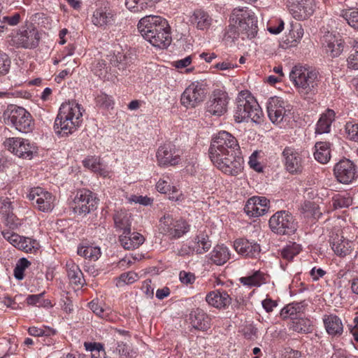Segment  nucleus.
Here are the masks:
<instances>
[{
  "label": "nucleus",
  "instance_id": "603ef678",
  "mask_svg": "<svg viewBox=\"0 0 358 358\" xmlns=\"http://www.w3.org/2000/svg\"><path fill=\"white\" fill-rule=\"evenodd\" d=\"M10 66V59L8 55L0 51V76L6 74Z\"/></svg>",
  "mask_w": 358,
  "mask_h": 358
},
{
  "label": "nucleus",
  "instance_id": "7c9ffc66",
  "mask_svg": "<svg viewBox=\"0 0 358 358\" xmlns=\"http://www.w3.org/2000/svg\"><path fill=\"white\" fill-rule=\"evenodd\" d=\"M191 22L200 30H207L212 24L213 19L210 15L202 9L194 11L191 16Z\"/></svg>",
  "mask_w": 358,
  "mask_h": 358
},
{
  "label": "nucleus",
  "instance_id": "e2e57ef3",
  "mask_svg": "<svg viewBox=\"0 0 358 358\" xmlns=\"http://www.w3.org/2000/svg\"><path fill=\"white\" fill-rule=\"evenodd\" d=\"M157 189L163 194H166L173 188V192H175L176 188L171 187L169 182L165 180H159L156 185Z\"/></svg>",
  "mask_w": 358,
  "mask_h": 358
},
{
  "label": "nucleus",
  "instance_id": "052dcab7",
  "mask_svg": "<svg viewBox=\"0 0 358 358\" xmlns=\"http://www.w3.org/2000/svg\"><path fill=\"white\" fill-rule=\"evenodd\" d=\"M117 350L119 352L120 355H124L129 357H134L135 352H133L130 350V347L124 343H120L117 345Z\"/></svg>",
  "mask_w": 358,
  "mask_h": 358
},
{
  "label": "nucleus",
  "instance_id": "f03ea898",
  "mask_svg": "<svg viewBox=\"0 0 358 358\" xmlns=\"http://www.w3.org/2000/svg\"><path fill=\"white\" fill-rule=\"evenodd\" d=\"M230 24L227 30L228 37L236 38H253L258 31L257 20L255 13L248 8H234L229 18Z\"/></svg>",
  "mask_w": 358,
  "mask_h": 358
},
{
  "label": "nucleus",
  "instance_id": "bf43d9fd",
  "mask_svg": "<svg viewBox=\"0 0 358 358\" xmlns=\"http://www.w3.org/2000/svg\"><path fill=\"white\" fill-rule=\"evenodd\" d=\"M179 279L182 283L188 285L194 282L196 277L193 273L181 271L179 273Z\"/></svg>",
  "mask_w": 358,
  "mask_h": 358
},
{
  "label": "nucleus",
  "instance_id": "f8f14e48",
  "mask_svg": "<svg viewBox=\"0 0 358 358\" xmlns=\"http://www.w3.org/2000/svg\"><path fill=\"white\" fill-rule=\"evenodd\" d=\"M40 38L38 29L31 24L22 27L12 41L17 48L34 49L38 45Z\"/></svg>",
  "mask_w": 358,
  "mask_h": 358
},
{
  "label": "nucleus",
  "instance_id": "0eeeda50",
  "mask_svg": "<svg viewBox=\"0 0 358 358\" xmlns=\"http://www.w3.org/2000/svg\"><path fill=\"white\" fill-rule=\"evenodd\" d=\"M4 115L7 116L6 124L17 131L29 133L33 129L32 117L24 108L11 105L8 107Z\"/></svg>",
  "mask_w": 358,
  "mask_h": 358
},
{
  "label": "nucleus",
  "instance_id": "c85d7f7f",
  "mask_svg": "<svg viewBox=\"0 0 358 358\" xmlns=\"http://www.w3.org/2000/svg\"><path fill=\"white\" fill-rule=\"evenodd\" d=\"M144 241L143 236L136 232L130 231V234H122L119 237V241L125 250L136 249L142 245Z\"/></svg>",
  "mask_w": 358,
  "mask_h": 358
},
{
  "label": "nucleus",
  "instance_id": "39448f33",
  "mask_svg": "<svg viewBox=\"0 0 358 358\" xmlns=\"http://www.w3.org/2000/svg\"><path fill=\"white\" fill-rule=\"evenodd\" d=\"M262 111L255 98L247 91L241 92L236 99L234 119L236 122L249 119L257 123L261 120Z\"/></svg>",
  "mask_w": 358,
  "mask_h": 358
},
{
  "label": "nucleus",
  "instance_id": "f257e3e1",
  "mask_svg": "<svg viewBox=\"0 0 358 358\" xmlns=\"http://www.w3.org/2000/svg\"><path fill=\"white\" fill-rule=\"evenodd\" d=\"M141 36L153 46L163 49L171 43L170 27L167 21L160 16L147 15L138 23Z\"/></svg>",
  "mask_w": 358,
  "mask_h": 358
},
{
  "label": "nucleus",
  "instance_id": "c756f323",
  "mask_svg": "<svg viewBox=\"0 0 358 358\" xmlns=\"http://www.w3.org/2000/svg\"><path fill=\"white\" fill-rule=\"evenodd\" d=\"M323 322L327 332L331 336H339L343 333V326L341 319L335 315H325Z\"/></svg>",
  "mask_w": 358,
  "mask_h": 358
},
{
  "label": "nucleus",
  "instance_id": "37998d69",
  "mask_svg": "<svg viewBox=\"0 0 358 358\" xmlns=\"http://www.w3.org/2000/svg\"><path fill=\"white\" fill-rule=\"evenodd\" d=\"M333 206L334 208H348L352 204V199L348 194H338L333 197Z\"/></svg>",
  "mask_w": 358,
  "mask_h": 358
},
{
  "label": "nucleus",
  "instance_id": "412c9836",
  "mask_svg": "<svg viewBox=\"0 0 358 358\" xmlns=\"http://www.w3.org/2000/svg\"><path fill=\"white\" fill-rule=\"evenodd\" d=\"M269 204L270 201L264 196H252L246 202L244 211L250 217L262 216L268 212Z\"/></svg>",
  "mask_w": 358,
  "mask_h": 358
},
{
  "label": "nucleus",
  "instance_id": "4d7b16f0",
  "mask_svg": "<svg viewBox=\"0 0 358 358\" xmlns=\"http://www.w3.org/2000/svg\"><path fill=\"white\" fill-rule=\"evenodd\" d=\"M141 1L142 0H125V6L132 12H140L145 8Z\"/></svg>",
  "mask_w": 358,
  "mask_h": 358
},
{
  "label": "nucleus",
  "instance_id": "c9c22d12",
  "mask_svg": "<svg viewBox=\"0 0 358 358\" xmlns=\"http://www.w3.org/2000/svg\"><path fill=\"white\" fill-rule=\"evenodd\" d=\"M289 329L297 333L308 334L313 331V324L308 318L296 317L289 322Z\"/></svg>",
  "mask_w": 358,
  "mask_h": 358
},
{
  "label": "nucleus",
  "instance_id": "4be33fe9",
  "mask_svg": "<svg viewBox=\"0 0 358 358\" xmlns=\"http://www.w3.org/2000/svg\"><path fill=\"white\" fill-rule=\"evenodd\" d=\"M234 246L239 255L246 258H258L261 252L259 244L244 238L236 240Z\"/></svg>",
  "mask_w": 358,
  "mask_h": 358
},
{
  "label": "nucleus",
  "instance_id": "8fccbe9b",
  "mask_svg": "<svg viewBox=\"0 0 358 358\" xmlns=\"http://www.w3.org/2000/svg\"><path fill=\"white\" fill-rule=\"evenodd\" d=\"M44 292L39 294L29 295L27 298V303L29 305L40 306H52L50 301L43 299Z\"/></svg>",
  "mask_w": 358,
  "mask_h": 358
},
{
  "label": "nucleus",
  "instance_id": "13d9d810",
  "mask_svg": "<svg viewBox=\"0 0 358 358\" xmlns=\"http://www.w3.org/2000/svg\"><path fill=\"white\" fill-rule=\"evenodd\" d=\"M3 236L6 240H7L15 248L18 247L21 240H22V236H20V235L13 232H3Z\"/></svg>",
  "mask_w": 358,
  "mask_h": 358
},
{
  "label": "nucleus",
  "instance_id": "f704fd0d",
  "mask_svg": "<svg viewBox=\"0 0 358 358\" xmlns=\"http://www.w3.org/2000/svg\"><path fill=\"white\" fill-rule=\"evenodd\" d=\"M230 251L224 245H217L210 252V259L216 265L224 264L230 259Z\"/></svg>",
  "mask_w": 358,
  "mask_h": 358
},
{
  "label": "nucleus",
  "instance_id": "20e7f679",
  "mask_svg": "<svg viewBox=\"0 0 358 358\" xmlns=\"http://www.w3.org/2000/svg\"><path fill=\"white\" fill-rule=\"evenodd\" d=\"M289 78L304 99H310L316 94L320 79L315 70L295 65L289 73Z\"/></svg>",
  "mask_w": 358,
  "mask_h": 358
},
{
  "label": "nucleus",
  "instance_id": "dca6fc26",
  "mask_svg": "<svg viewBox=\"0 0 358 358\" xmlns=\"http://www.w3.org/2000/svg\"><path fill=\"white\" fill-rule=\"evenodd\" d=\"M27 197L36 203V208L40 211L50 212L54 208L55 197L41 187L31 189Z\"/></svg>",
  "mask_w": 358,
  "mask_h": 358
},
{
  "label": "nucleus",
  "instance_id": "5701e85b",
  "mask_svg": "<svg viewBox=\"0 0 358 358\" xmlns=\"http://www.w3.org/2000/svg\"><path fill=\"white\" fill-rule=\"evenodd\" d=\"M206 301L214 308L225 309L231 304V298L225 290L218 289L208 293Z\"/></svg>",
  "mask_w": 358,
  "mask_h": 358
},
{
  "label": "nucleus",
  "instance_id": "49530a36",
  "mask_svg": "<svg viewBox=\"0 0 358 358\" xmlns=\"http://www.w3.org/2000/svg\"><path fill=\"white\" fill-rule=\"evenodd\" d=\"M91 171L96 173L99 176L104 178L106 177L108 173L106 166L101 162L99 157H96L91 159Z\"/></svg>",
  "mask_w": 358,
  "mask_h": 358
},
{
  "label": "nucleus",
  "instance_id": "a19ab883",
  "mask_svg": "<svg viewBox=\"0 0 358 358\" xmlns=\"http://www.w3.org/2000/svg\"><path fill=\"white\" fill-rule=\"evenodd\" d=\"M331 245L334 252L338 256L345 257L350 253V248L345 241L338 239L337 241L331 242Z\"/></svg>",
  "mask_w": 358,
  "mask_h": 358
},
{
  "label": "nucleus",
  "instance_id": "5fc2aeb1",
  "mask_svg": "<svg viewBox=\"0 0 358 358\" xmlns=\"http://www.w3.org/2000/svg\"><path fill=\"white\" fill-rule=\"evenodd\" d=\"M345 131L350 140L358 142V124L348 122L345 124Z\"/></svg>",
  "mask_w": 358,
  "mask_h": 358
},
{
  "label": "nucleus",
  "instance_id": "2f4dec72",
  "mask_svg": "<svg viewBox=\"0 0 358 358\" xmlns=\"http://www.w3.org/2000/svg\"><path fill=\"white\" fill-rule=\"evenodd\" d=\"M335 112L331 109H327L322 114L316 125V133L320 134L329 133L331 125L335 120Z\"/></svg>",
  "mask_w": 358,
  "mask_h": 358
},
{
  "label": "nucleus",
  "instance_id": "4468645a",
  "mask_svg": "<svg viewBox=\"0 0 358 358\" xmlns=\"http://www.w3.org/2000/svg\"><path fill=\"white\" fill-rule=\"evenodd\" d=\"M173 217L169 214L164 215L159 220V231L171 238L181 237L189 231V225L183 220H176L173 228H170L172 224Z\"/></svg>",
  "mask_w": 358,
  "mask_h": 358
},
{
  "label": "nucleus",
  "instance_id": "aec40b11",
  "mask_svg": "<svg viewBox=\"0 0 358 358\" xmlns=\"http://www.w3.org/2000/svg\"><path fill=\"white\" fill-rule=\"evenodd\" d=\"M156 157L160 166H174L180 162V155L175 146L171 143L161 145L157 151Z\"/></svg>",
  "mask_w": 358,
  "mask_h": 358
},
{
  "label": "nucleus",
  "instance_id": "de8ad7c7",
  "mask_svg": "<svg viewBox=\"0 0 358 358\" xmlns=\"http://www.w3.org/2000/svg\"><path fill=\"white\" fill-rule=\"evenodd\" d=\"M93 71L94 73L102 80H108L109 78L108 66L105 60H99Z\"/></svg>",
  "mask_w": 358,
  "mask_h": 358
},
{
  "label": "nucleus",
  "instance_id": "c03bdc74",
  "mask_svg": "<svg viewBox=\"0 0 358 358\" xmlns=\"http://www.w3.org/2000/svg\"><path fill=\"white\" fill-rule=\"evenodd\" d=\"M302 209L305 213H307V216H312L315 219H318L322 215L319 206L315 202H305Z\"/></svg>",
  "mask_w": 358,
  "mask_h": 358
},
{
  "label": "nucleus",
  "instance_id": "58836bf2",
  "mask_svg": "<svg viewBox=\"0 0 358 358\" xmlns=\"http://www.w3.org/2000/svg\"><path fill=\"white\" fill-rule=\"evenodd\" d=\"M341 16L350 27L358 31V8L342 10Z\"/></svg>",
  "mask_w": 358,
  "mask_h": 358
},
{
  "label": "nucleus",
  "instance_id": "2eb2a0df",
  "mask_svg": "<svg viewBox=\"0 0 358 358\" xmlns=\"http://www.w3.org/2000/svg\"><path fill=\"white\" fill-rule=\"evenodd\" d=\"M5 146L12 153L24 159H31L36 152V147L29 140L21 138H8L5 141Z\"/></svg>",
  "mask_w": 358,
  "mask_h": 358
},
{
  "label": "nucleus",
  "instance_id": "1a4fd4ad",
  "mask_svg": "<svg viewBox=\"0 0 358 358\" xmlns=\"http://www.w3.org/2000/svg\"><path fill=\"white\" fill-rule=\"evenodd\" d=\"M239 153H232L223 157L215 155L210 160L213 164L225 174L236 176L243 169V159Z\"/></svg>",
  "mask_w": 358,
  "mask_h": 358
},
{
  "label": "nucleus",
  "instance_id": "0e129e2a",
  "mask_svg": "<svg viewBox=\"0 0 358 358\" xmlns=\"http://www.w3.org/2000/svg\"><path fill=\"white\" fill-rule=\"evenodd\" d=\"M2 18L3 20L5 26H6V24L15 26L20 22V15L17 13L12 16L3 15Z\"/></svg>",
  "mask_w": 358,
  "mask_h": 358
},
{
  "label": "nucleus",
  "instance_id": "680f3d73",
  "mask_svg": "<svg viewBox=\"0 0 358 358\" xmlns=\"http://www.w3.org/2000/svg\"><path fill=\"white\" fill-rule=\"evenodd\" d=\"M0 210L3 214L9 215L12 213V205L8 198L0 199Z\"/></svg>",
  "mask_w": 358,
  "mask_h": 358
},
{
  "label": "nucleus",
  "instance_id": "ea45409f",
  "mask_svg": "<svg viewBox=\"0 0 358 358\" xmlns=\"http://www.w3.org/2000/svg\"><path fill=\"white\" fill-rule=\"evenodd\" d=\"M301 251V246L296 243H292L287 245L281 250V256L283 259L288 261L292 260Z\"/></svg>",
  "mask_w": 358,
  "mask_h": 358
},
{
  "label": "nucleus",
  "instance_id": "ddd939ff",
  "mask_svg": "<svg viewBox=\"0 0 358 358\" xmlns=\"http://www.w3.org/2000/svg\"><path fill=\"white\" fill-rule=\"evenodd\" d=\"M95 6L96 9L92 17V22L94 25L105 27L115 23L116 13L110 8L107 1H99Z\"/></svg>",
  "mask_w": 358,
  "mask_h": 358
},
{
  "label": "nucleus",
  "instance_id": "473e14b6",
  "mask_svg": "<svg viewBox=\"0 0 358 358\" xmlns=\"http://www.w3.org/2000/svg\"><path fill=\"white\" fill-rule=\"evenodd\" d=\"M66 268L68 278L71 283L79 286H83L85 283L82 271L72 260L66 261Z\"/></svg>",
  "mask_w": 358,
  "mask_h": 358
},
{
  "label": "nucleus",
  "instance_id": "6e6552de",
  "mask_svg": "<svg viewBox=\"0 0 358 358\" xmlns=\"http://www.w3.org/2000/svg\"><path fill=\"white\" fill-rule=\"evenodd\" d=\"M269 227L275 234L279 235H290L297 228L293 215L287 210H280L274 213L270 218Z\"/></svg>",
  "mask_w": 358,
  "mask_h": 358
},
{
  "label": "nucleus",
  "instance_id": "7ed1b4c3",
  "mask_svg": "<svg viewBox=\"0 0 358 358\" xmlns=\"http://www.w3.org/2000/svg\"><path fill=\"white\" fill-rule=\"evenodd\" d=\"M80 105L74 101L63 103L54 123V131L59 136H66L75 131L83 116Z\"/></svg>",
  "mask_w": 358,
  "mask_h": 358
},
{
  "label": "nucleus",
  "instance_id": "9b49d317",
  "mask_svg": "<svg viewBox=\"0 0 358 358\" xmlns=\"http://www.w3.org/2000/svg\"><path fill=\"white\" fill-rule=\"evenodd\" d=\"M291 111L292 106L280 97H271L268 101L267 113L273 123L280 124L284 120L287 121Z\"/></svg>",
  "mask_w": 358,
  "mask_h": 358
},
{
  "label": "nucleus",
  "instance_id": "393cba45",
  "mask_svg": "<svg viewBox=\"0 0 358 358\" xmlns=\"http://www.w3.org/2000/svg\"><path fill=\"white\" fill-rule=\"evenodd\" d=\"M323 45L326 52L332 57H338L344 48L342 38L329 32L324 36Z\"/></svg>",
  "mask_w": 358,
  "mask_h": 358
},
{
  "label": "nucleus",
  "instance_id": "bb28decb",
  "mask_svg": "<svg viewBox=\"0 0 358 358\" xmlns=\"http://www.w3.org/2000/svg\"><path fill=\"white\" fill-rule=\"evenodd\" d=\"M189 320L195 329L205 331L210 328L211 319L202 309L196 308L191 310Z\"/></svg>",
  "mask_w": 358,
  "mask_h": 358
},
{
  "label": "nucleus",
  "instance_id": "4c0bfd02",
  "mask_svg": "<svg viewBox=\"0 0 358 358\" xmlns=\"http://www.w3.org/2000/svg\"><path fill=\"white\" fill-rule=\"evenodd\" d=\"M264 275L259 271H255L252 275L242 277L240 278L241 282L248 287H259L264 282Z\"/></svg>",
  "mask_w": 358,
  "mask_h": 358
},
{
  "label": "nucleus",
  "instance_id": "f3484780",
  "mask_svg": "<svg viewBox=\"0 0 358 358\" xmlns=\"http://www.w3.org/2000/svg\"><path fill=\"white\" fill-rule=\"evenodd\" d=\"M334 174L339 182L350 184L357 177V166L350 159H344L335 164Z\"/></svg>",
  "mask_w": 358,
  "mask_h": 358
},
{
  "label": "nucleus",
  "instance_id": "a18cd8bd",
  "mask_svg": "<svg viewBox=\"0 0 358 358\" xmlns=\"http://www.w3.org/2000/svg\"><path fill=\"white\" fill-rule=\"evenodd\" d=\"M138 279V275L133 271L122 273L117 280V286L122 287L124 285L132 284Z\"/></svg>",
  "mask_w": 358,
  "mask_h": 358
},
{
  "label": "nucleus",
  "instance_id": "e433bc0d",
  "mask_svg": "<svg viewBox=\"0 0 358 358\" xmlns=\"http://www.w3.org/2000/svg\"><path fill=\"white\" fill-rule=\"evenodd\" d=\"M315 159L321 164H327L331 159L330 143L328 142H317L315 145Z\"/></svg>",
  "mask_w": 358,
  "mask_h": 358
},
{
  "label": "nucleus",
  "instance_id": "72a5a7b5",
  "mask_svg": "<svg viewBox=\"0 0 358 358\" xmlns=\"http://www.w3.org/2000/svg\"><path fill=\"white\" fill-rule=\"evenodd\" d=\"M131 215L124 210L117 212L114 216L115 227L117 230L122 231V234H130Z\"/></svg>",
  "mask_w": 358,
  "mask_h": 358
},
{
  "label": "nucleus",
  "instance_id": "a211bd4d",
  "mask_svg": "<svg viewBox=\"0 0 358 358\" xmlns=\"http://www.w3.org/2000/svg\"><path fill=\"white\" fill-rule=\"evenodd\" d=\"M228 94L220 90H215L207 103L206 112L211 115L221 116L227 110Z\"/></svg>",
  "mask_w": 358,
  "mask_h": 358
},
{
  "label": "nucleus",
  "instance_id": "cd10ccee",
  "mask_svg": "<svg viewBox=\"0 0 358 358\" xmlns=\"http://www.w3.org/2000/svg\"><path fill=\"white\" fill-rule=\"evenodd\" d=\"M311 3H308V1H301L300 2L289 1L287 5L289 12L293 17L299 20H303L308 17L313 13V9L310 6Z\"/></svg>",
  "mask_w": 358,
  "mask_h": 358
},
{
  "label": "nucleus",
  "instance_id": "9d476101",
  "mask_svg": "<svg viewBox=\"0 0 358 358\" xmlns=\"http://www.w3.org/2000/svg\"><path fill=\"white\" fill-rule=\"evenodd\" d=\"M206 95L204 84L198 81L193 82L181 94L180 103L187 108H194L204 101Z\"/></svg>",
  "mask_w": 358,
  "mask_h": 358
},
{
  "label": "nucleus",
  "instance_id": "864d4df0",
  "mask_svg": "<svg viewBox=\"0 0 358 358\" xmlns=\"http://www.w3.org/2000/svg\"><path fill=\"white\" fill-rule=\"evenodd\" d=\"M95 102L96 105L106 108L112 107L114 104L112 97L106 94L98 95L95 98Z\"/></svg>",
  "mask_w": 358,
  "mask_h": 358
},
{
  "label": "nucleus",
  "instance_id": "6ab92c4d",
  "mask_svg": "<svg viewBox=\"0 0 358 358\" xmlns=\"http://www.w3.org/2000/svg\"><path fill=\"white\" fill-rule=\"evenodd\" d=\"M285 169L291 174H299L303 171V157L301 152L292 148L286 147L282 152Z\"/></svg>",
  "mask_w": 358,
  "mask_h": 358
},
{
  "label": "nucleus",
  "instance_id": "6e6d98bb",
  "mask_svg": "<svg viewBox=\"0 0 358 358\" xmlns=\"http://www.w3.org/2000/svg\"><path fill=\"white\" fill-rule=\"evenodd\" d=\"M91 310H92L96 315L101 318H105L108 315V313L102 306V302L99 303L98 301L96 302L95 300H92L91 301Z\"/></svg>",
  "mask_w": 358,
  "mask_h": 358
},
{
  "label": "nucleus",
  "instance_id": "a878e982",
  "mask_svg": "<svg viewBox=\"0 0 358 358\" xmlns=\"http://www.w3.org/2000/svg\"><path fill=\"white\" fill-rule=\"evenodd\" d=\"M90 191L85 189L77 192L71 208L73 212L80 216H85L90 213Z\"/></svg>",
  "mask_w": 358,
  "mask_h": 358
},
{
  "label": "nucleus",
  "instance_id": "423d86ee",
  "mask_svg": "<svg viewBox=\"0 0 358 358\" xmlns=\"http://www.w3.org/2000/svg\"><path fill=\"white\" fill-rule=\"evenodd\" d=\"M240 146L237 139L226 131H220L212 140L209 148L210 158L215 155H224L239 153Z\"/></svg>",
  "mask_w": 358,
  "mask_h": 358
},
{
  "label": "nucleus",
  "instance_id": "338daca9",
  "mask_svg": "<svg viewBox=\"0 0 358 358\" xmlns=\"http://www.w3.org/2000/svg\"><path fill=\"white\" fill-rule=\"evenodd\" d=\"M32 241L29 238L22 237V240H21L17 248L22 250L29 251L34 247V245L31 244Z\"/></svg>",
  "mask_w": 358,
  "mask_h": 358
},
{
  "label": "nucleus",
  "instance_id": "69168bd1",
  "mask_svg": "<svg viewBox=\"0 0 358 358\" xmlns=\"http://www.w3.org/2000/svg\"><path fill=\"white\" fill-rule=\"evenodd\" d=\"M348 65L350 69L358 70V50L355 49V52L351 54L348 59Z\"/></svg>",
  "mask_w": 358,
  "mask_h": 358
},
{
  "label": "nucleus",
  "instance_id": "b1692460",
  "mask_svg": "<svg viewBox=\"0 0 358 358\" xmlns=\"http://www.w3.org/2000/svg\"><path fill=\"white\" fill-rule=\"evenodd\" d=\"M106 57L113 66L118 67L122 71H126L127 67L132 62L130 54L124 53L119 45H115L113 53L107 55Z\"/></svg>",
  "mask_w": 358,
  "mask_h": 358
},
{
  "label": "nucleus",
  "instance_id": "774afa93",
  "mask_svg": "<svg viewBox=\"0 0 358 358\" xmlns=\"http://www.w3.org/2000/svg\"><path fill=\"white\" fill-rule=\"evenodd\" d=\"M283 358H301V353L298 350L287 348L285 349Z\"/></svg>",
  "mask_w": 358,
  "mask_h": 358
},
{
  "label": "nucleus",
  "instance_id": "79ce46f5",
  "mask_svg": "<svg viewBox=\"0 0 358 358\" xmlns=\"http://www.w3.org/2000/svg\"><path fill=\"white\" fill-rule=\"evenodd\" d=\"M301 306L299 303H290L285 306L280 311V316L283 319L296 317L297 313L300 312Z\"/></svg>",
  "mask_w": 358,
  "mask_h": 358
},
{
  "label": "nucleus",
  "instance_id": "09e8293b",
  "mask_svg": "<svg viewBox=\"0 0 358 358\" xmlns=\"http://www.w3.org/2000/svg\"><path fill=\"white\" fill-rule=\"evenodd\" d=\"M195 240L197 244L196 252L198 254H203L207 252L211 247V242L207 236H198Z\"/></svg>",
  "mask_w": 358,
  "mask_h": 358
},
{
  "label": "nucleus",
  "instance_id": "3c124183",
  "mask_svg": "<svg viewBox=\"0 0 358 358\" xmlns=\"http://www.w3.org/2000/svg\"><path fill=\"white\" fill-rule=\"evenodd\" d=\"M106 353L103 344L91 342V358H106Z\"/></svg>",
  "mask_w": 358,
  "mask_h": 358
}]
</instances>
